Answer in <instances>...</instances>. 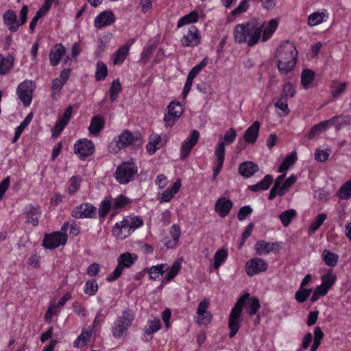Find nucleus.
<instances>
[{
	"label": "nucleus",
	"instance_id": "22",
	"mask_svg": "<svg viewBox=\"0 0 351 351\" xmlns=\"http://www.w3.org/2000/svg\"><path fill=\"white\" fill-rule=\"evenodd\" d=\"M260 130V123L254 121L245 132L243 138L245 142L254 144L258 138Z\"/></svg>",
	"mask_w": 351,
	"mask_h": 351
},
{
	"label": "nucleus",
	"instance_id": "5",
	"mask_svg": "<svg viewBox=\"0 0 351 351\" xmlns=\"http://www.w3.org/2000/svg\"><path fill=\"white\" fill-rule=\"evenodd\" d=\"M137 173V167L133 162H124L119 165L114 173L115 178L122 184L133 180Z\"/></svg>",
	"mask_w": 351,
	"mask_h": 351
},
{
	"label": "nucleus",
	"instance_id": "13",
	"mask_svg": "<svg viewBox=\"0 0 351 351\" xmlns=\"http://www.w3.org/2000/svg\"><path fill=\"white\" fill-rule=\"evenodd\" d=\"M133 232L134 230L125 217L120 222L116 223L112 228L113 235L120 240L129 237Z\"/></svg>",
	"mask_w": 351,
	"mask_h": 351
},
{
	"label": "nucleus",
	"instance_id": "37",
	"mask_svg": "<svg viewBox=\"0 0 351 351\" xmlns=\"http://www.w3.org/2000/svg\"><path fill=\"white\" fill-rule=\"evenodd\" d=\"M337 195L341 199H348L351 197V180L340 187Z\"/></svg>",
	"mask_w": 351,
	"mask_h": 351
},
{
	"label": "nucleus",
	"instance_id": "57",
	"mask_svg": "<svg viewBox=\"0 0 351 351\" xmlns=\"http://www.w3.org/2000/svg\"><path fill=\"white\" fill-rule=\"evenodd\" d=\"M125 218L126 219L127 221H128L130 226H131V228H132V230L134 231L136 228L141 227L143 224V220L137 216H135V217L127 216Z\"/></svg>",
	"mask_w": 351,
	"mask_h": 351
},
{
	"label": "nucleus",
	"instance_id": "8",
	"mask_svg": "<svg viewBox=\"0 0 351 351\" xmlns=\"http://www.w3.org/2000/svg\"><path fill=\"white\" fill-rule=\"evenodd\" d=\"M33 82L25 80L21 82L17 88L16 93L19 99L24 106L27 107L32 101Z\"/></svg>",
	"mask_w": 351,
	"mask_h": 351
},
{
	"label": "nucleus",
	"instance_id": "7",
	"mask_svg": "<svg viewBox=\"0 0 351 351\" xmlns=\"http://www.w3.org/2000/svg\"><path fill=\"white\" fill-rule=\"evenodd\" d=\"M182 107L180 102L171 101L167 106V112L164 117L165 125L171 127L182 114Z\"/></svg>",
	"mask_w": 351,
	"mask_h": 351
},
{
	"label": "nucleus",
	"instance_id": "54",
	"mask_svg": "<svg viewBox=\"0 0 351 351\" xmlns=\"http://www.w3.org/2000/svg\"><path fill=\"white\" fill-rule=\"evenodd\" d=\"M326 219V215L324 213L319 214L316 219L312 222V224L309 228L311 232H313L317 230L324 223Z\"/></svg>",
	"mask_w": 351,
	"mask_h": 351
},
{
	"label": "nucleus",
	"instance_id": "28",
	"mask_svg": "<svg viewBox=\"0 0 351 351\" xmlns=\"http://www.w3.org/2000/svg\"><path fill=\"white\" fill-rule=\"evenodd\" d=\"M14 57L12 56H8L4 57L0 54V74H6L13 66Z\"/></svg>",
	"mask_w": 351,
	"mask_h": 351
},
{
	"label": "nucleus",
	"instance_id": "30",
	"mask_svg": "<svg viewBox=\"0 0 351 351\" xmlns=\"http://www.w3.org/2000/svg\"><path fill=\"white\" fill-rule=\"evenodd\" d=\"M278 25V22L276 19H271L265 29L263 28L262 40L267 41L276 31Z\"/></svg>",
	"mask_w": 351,
	"mask_h": 351
},
{
	"label": "nucleus",
	"instance_id": "41",
	"mask_svg": "<svg viewBox=\"0 0 351 351\" xmlns=\"http://www.w3.org/2000/svg\"><path fill=\"white\" fill-rule=\"evenodd\" d=\"M296 212L294 209H289L280 215L279 217L284 226H288L292 219L295 217Z\"/></svg>",
	"mask_w": 351,
	"mask_h": 351
},
{
	"label": "nucleus",
	"instance_id": "26",
	"mask_svg": "<svg viewBox=\"0 0 351 351\" xmlns=\"http://www.w3.org/2000/svg\"><path fill=\"white\" fill-rule=\"evenodd\" d=\"M273 182V176L270 174L266 175L264 178L254 185L248 186V189L253 192L267 190Z\"/></svg>",
	"mask_w": 351,
	"mask_h": 351
},
{
	"label": "nucleus",
	"instance_id": "27",
	"mask_svg": "<svg viewBox=\"0 0 351 351\" xmlns=\"http://www.w3.org/2000/svg\"><path fill=\"white\" fill-rule=\"evenodd\" d=\"M26 214L27 219L26 223H32L34 226L38 225V216L40 215V211L32 205L26 207Z\"/></svg>",
	"mask_w": 351,
	"mask_h": 351
},
{
	"label": "nucleus",
	"instance_id": "38",
	"mask_svg": "<svg viewBox=\"0 0 351 351\" xmlns=\"http://www.w3.org/2000/svg\"><path fill=\"white\" fill-rule=\"evenodd\" d=\"M160 321L159 319L156 318L147 322V324L145 326L144 331L147 335H152L160 330Z\"/></svg>",
	"mask_w": 351,
	"mask_h": 351
},
{
	"label": "nucleus",
	"instance_id": "18",
	"mask_svg": "<svg viewBox=\"0 0 351 351\" xmlns=\"http://www.w3.org/2000/svg\"><path fill=\"white\" fill-rule=\"evenodd\" d=\"M115 21V16L111 10L101 12L95 19V26L97 29H101L105 26L112 25Z\"/></svg>",
	"mask_w": 351,
	"mask_h": 351
},
{
	"label": "nucleus",
	"instance_id": "17",
	"mask_svg": "<svg viewBox=\"0 0 351 351\" xmlns=\"http://www.w3.org/2000/svg\"><path fill=\"white\" fill-rule=\"evenodd\" d=\"M233 207L232 202L224 197L219 198L215 204V212L221 217L228 216Z\"/></svg>",
	"mask_w": 351,
	"mask_h": 351
},
{
	"label": "nucleus",
	"instance_id": "31",
	"mask_svg": "<svg viewBox=\"0 0 351 351\" xmlns=\"http://www.w3.org/2000/svg\"><path fill=\"white\" fill-rule=\"evenodd\" d=\"M228 257V252L226 250L221 248L217 250L214 256L213 267L218 269L219 267L226 261Z\"/></svg>",
	"mask_w": 351,
	"mask_h": 351
},
{
	"label": "nucleus",
	"instance_id": "46",
	"mask_svg": "<svg viewBox=\"0 0 351 351\" xmlns=\"http://www.w3.org/2000/svg\"><path fill=\"white\" fill-rule=\"evenodd\" d=\"M311 292V289L300 287V289L295 292V298L299 303H303L309 297Z\"/></svg>",
	"mask_w": 351,
	"mask_h": 351
},
{
	"label": "nucleus",
	"instance_id": "63",
	"mask_svg": "<svg viewBox=\"0 0 351 351\" xmlns=\"http://www.w3.org/2000/svg\"><path fill=\"white\" fill-rule=\"evenodd\" d=\"M329 157L328 150L316 149L315 153V158L319 162H325Z\"/></svg>",
	"mask_w": 351,
	"mask_h": 351
},
{
	"label": "nucleus",
	"instance_id": "62",
	"mask_svg": "<svg viewBox=\"0 0 351 351\" xmlns=\"http://www.w3.org/2000/svg\"><path fill=\"white\" fill-rule=\"evenodd\" d=\"M237 136V132L234 128H230L228 131L225 133L223 141L224 143L231 144L235 140Z\"/></svg>",
	"mask_w": 351,
	"mask_h": 351
},
{
	"label": "nucleus",
	"instance_id": "14",
	"mask_svg": "<svg viewBox=\"0 0 351 351\" xmlns=\"http://www.w3.org/2000/svg\"><path fill=\"white\" fill-rule=\"evenodd\" d=\"M199 136V132L197 130H193L190 137L182 143L180 149V159L182 160H185L189 156L192 148L197 144Z\"/></svg>",
	"mask_w": 351,
	"mask_h": 351
},
{
	"label": "nucleus",
	"instance_id": "36",
	"mask_svg": "<svg viewBox=\"0 0 351 351\" xmlns=\"http://www.w3.org/2000/svg\"><path fill=\"white\" fill-rule=\"evenodd\" d=\"M168 267L166 264H159L157 265L152 266L148 270L151 279L156 280L160 274H162L167 271Z\"/></svg>",
	"mask_w": 351,
	"mask_h": 351
},
{
	"label": "nucleus",
	"instance_id": "4",
	"mask_svg": "<svg viewBox=\"0 0 351 351\" xmlns=\"http://www.w3.org/2000/svg\"><path fill=\"white\" fill-rule=\"evenodd\" d=\"M134 319V314L132 310L128 308L123 311L122 315L118 317L113 324L112 327V335L115 338L125 337Z\"/></svg>",
	"mask_w": 351,
	"mask_h": 351
},
{
	"label": "nucleus",
	"instance_id": "64",
	"mask_svg": "<svg viewBox=\"0 0 351 351\" xmlns=\"http://www.w3.org/2000/svg\"><path fill=\"white\" fill-rule=\"evenodd\" d=\"M123 267L121 265H118L112 274L109 275L106 280L108 282H112L116 280L122 274Z\"/></svg>",
	"mask_w": 351,
	"mask_h": 351
},
{
	"label": "nucleus",
	"instance_id": "47",
	"mask_svg": "<svg viewBox=\"0 0 351 351\" xmlns=\"http://www.w3.org/2000/svg\"><path fill=\"white\" fill-rule=\"evenodd\" d=\"M82 178L78 176H73L69 179L70 186L68 191L70 195H73L80 189Z\"/></svg>",
	"mask_w": 351,
	"mask_h": 351
},
{
	"label": "nucleus",
	"instance_id": "6",
	"mask_svg": "<svg viewBox=\"0 0 351 351\" xmlns=\"http://www.w3.org/2000/svg\"><path fill=\"white\" fill-rule=\"evenodd\" d=\"M67 241V235L61 232H54L51 234H47L44 237L43 245L44 247L52 250L64 245Z\"/></svg>",
	"mask_w": 351,
	"mask_h": 351
},
{
	"label": "nucleus",
	"instance_id": "42",
	"mask_svg": "<svg viewBox=\"0 0 351 351\" xmlns=\"http://www.w3.org/2000/svg\"><path fill=\"white\" fill-rule=\"evenodd\" d=\"M197 13L195 11H193L189 14L182 17L178 22L177 27H180L186 24H190L195 23L197 21Z\"/></svg>",
	"mask_w": 351,
	"mask_h": 351
},
{
	"label": "nucleus",
	"instance_id": "59",
	"mask_svg": "<svg viewBox=\"0 0 351 351\" xmlns=\"http://www.w3.org/2000/svg\"><path fill=\"white\" fill-rule=\"evenodd\" d=\"M287 100V99L280 97L279 99L275 104V107L283 111L286 115L289 112Z\"/></svg>",
	"mask_w": 351,
	"mask_h": 351
},
{
	"label": "nucleus",
	"instance_id": "35",
	"mask_svg": "<svg viewBox=\"0 0 351 351\" xmlns=\"http://www.w3.org/2000/svg\"><path fill=\"white\" fill-rule=\"evenodd\" d=\"M129 48L130 47L128 45H125L119 48L114 55V58L113 60V63L114 64H121L124 61L126 56L129 52Z\"/></svg>",
	"mask_w": 351,
	"mask_h": 351
},
{
	"label": "nucleus",
	"instance_id": "9",
	"mask_svg": "<svg viewBox=\"0 0 351 351\" xmlns=\"http://www.w3.org/2000/svg\"><path fill=\"white\" fill-rule=\"evenodd\" d=\"M96 208L90 203H82L77 206L71 212V216L76 219L94 218Z\"/></svg>",
	"mask_w": 351,
	"mask_h": 351
},
{
	"label": "nucleus",
	"instance_id": "12",
	"mask_svg": "<svg viewBox=\"0 0 351 351\" xmlns=\"http://www.w3.org/2000/svg\"><path fill=\"white\" fill-rule=\"evenodd\" d=\"M141 143V138L138 135L134 136L131 132L125 130L119 136V140L116 142V144L119 150L132 144L138 146Z\"/></svg>",
	"mask_w": 351,
	"mask_h": 351
},
{
	"label": "nucleus",
	"instance_id": "3",
	"mask_svg": "<svg viewBox=\"0 0 351 351\" xmlns=\"http://www.w3.org/2000/svg\"><path fill=\"white\" fill-rule=\"evenodd\" d=\"M298 51L293 43H283L276 52L277 66L281 74L286 75L291 71L296 65Z\"/></svg>",
	"mask_w": 351,
	"mask_h": 351
},
{
	"label": "nucleus",
	"instance_id": "43",
	"mask_svg": "<svg viewBox=\"0 0 351 351\" xmlns=\"http://www.w3.org/2000/svg\"><path fill=\"white\" fill-rule=\"evenodd\" d=\"M121 85L119 80H114L110 88V98L112 102L117 100L118 94L121 91Z\"/></svg>",
	"mask_w": 351,
	"mask_h": 351
},
{
	"label": "nucleus",
	"instance_id": "56",
	"mask_svg": "<svg viewBox=\"0 0 351 351\" xmlns=\"http://www.w3.org/2000/svg\"><path fill=\"white\" fill-rule=\"evenodd\" d=\"M112 208V202L110 200H104L103 201L99 208V217H104L107 213L109 212L110 209Z\"/></svg>",
	"mask_w": 351,
	"mask_h": 351
},
{
	"label": "nucleus",
	"instance_id": "20",
	"mask_svg": "<svg viewBox=\"0 0 351 351\" xmlns=\"http://www.w3.org/2000/svg\"><path fill=\"white\" fill-rule=\"evenodd\" d=\"M215 156L217 157V165L213 169V180H215L221 171L224 159H225V149L224 143L221 142L215 149Z\"/></svg>",
	"mask_w": 351,
	"mask_h": 351
},
{
	"label": "nucleus",
	"instance_id": "15",
	"mask_svg": "<svg viewBox=\"0 0 351 351\" xmlns=\"http://www.w3.org/2000/svg\"><path fill=\"white\" fill-rule=\"evenodd\" d=\"M200 38L198 30L194 25H191L187 32L184 34L181 40L182 45L184 47H194L199 44Z\"/></svg>",
	"mask_w": 351,
	"mask_h": 351
},
{
	"label": "nucleus",
	"instance_id": "19",
	"mask_svg": "<svg viewBox=\"0 0 351 351\" xmlns=\"http://www.w3.org/2000/svg\"><path fill=\"white\" fill-rule=\"evenodd\" d=\"M3 21L12 33L16 32L20 27L19 21H17V16L14 10L5 11L3 15Z\"/></svg>",
	"mask_w": 351,
	"mask_h": 351
},
{
	"label": "nucleus",
	"instance_id": "39",
	"mask_svg": "<svg viewBox=\"0 0 351 351\" xmlns=\"http://www.w3.org/2000/svg\"><path fill=\"white\" fill-rule=\"evenodd\" d=\"M326 14L324 12H314L308 16V24L310 26H315L321 24L325 20Z\"/></svg>",
	"mask_w": 351,
	"mask_h": 351
},
{
	"label": "nucleus",
	"instance_id": "55",
	"mask_svg": "<svg viewBox=\"0 0 351 351\" xmlns=\"http://www.w3.org/2000/svg\"><path fill=\"white\" fill-rule=\"evenodd\" d=\"M156 49V45L155 44L145 47L143 52L141 53V60L144 62H147Z\"/></svg>",
	"mask_w": 351,
	"mask_h": 351
},
{
	"label": "nucleus",
	"instance_id": "1",
	"mask_svg": "<svg viewBox=\"0 0 351 351\" xmlns=\"http://www.w3.org/2000/svg\"><path fill=\"white\" fill-rule=\"evenodd\" d=\"M245 304H246V309L250 315H255L260 308V303L257 298H250L248 293L241 296L232 309L229 317L228 327L230 329L229 333L230 338L235 336L240 328L241 316Z\"/></svg>",
	"mask_w": 351,
	"mask_h": 351
},
{
	"label": "nucleus",
	"instance_id": "11",
	"mask_svg": "<svg viewBox=\"0 0 351 351\" xmlns=\"http://www.w3.org/2000/svg\"><path fill=\"white\" fill-rule=\"evenodd\" d=\"M267 263L260 258H251L245 263V270L250 276L265 271L267 269Z\"/></svg>",
	"mask_w": 351,
	"mask_h": 351
},
{
	"label": "nucleus",
	"instance_id": "24",
	"mask_svg": "<svg viewBox=\"0 0 351 351\" xmlns=\"http://www.w3.org/2000/svg\"><path fill=\"white\" fill-rule=\"evenodd\" d=\"M72 113L73 107L71 106H69L66 108L63 116L59 120L57 121L54 127V130H56L58 132V134H59L64 128V127L67 125V123L71 118Z\"/></svg>",
	"mask_w": 351,
	"mask_h": 351
},
{
	"label": "nucleus",
	"instance_id": "51",
	"mask_svg": "<svg viewBox=\"0 0 351 351\" xmlns=\"http://www.w3.org/2000/svg\"><path fill=\"white\" fill-rule=\"evenodd\" d=\"M248 6L247 0H243L238 7L232 11L231 14L228 18V21H232L233 19H231L232 16L245 12L247 10Z\"/></svg>",
	"mask_w": 351,
	"mask_h": 351
},
{
	"label": "nucleus",
	"instance_id": "34",
	"mask_svg": "<svg viewBox=\"0 0 351 351\" xmlns=\"http://www.w3.org/2000/svg\"><path fill=\"white\" fill-rule=\"evenodd\" d=\"M286 174L283 173L280 175L275 180L274 184L270 190L268 199H274L277 195H278V190L282 186V184L285 178Z\"/></svg>",
	"mask_w": 351,
	"mask_h": 351
},
{
	"label": "nucleus",
	"instance_id": "32",
	"mask_svg": "<svg viewBox=\"0 0 351 351\" xmlns=\"http://www.w3.org/2000/svg\"><path fill=\"white\" fill-rule=\"evenodd\" d=\"M136 260V256H133L130 252H125L119 256L118 263L123 267H130Z\"/></svg>",
	"mask_w": 351,
	"mask_h": 351
},
{
	"label": "nucleus",
	"instance_id": "58",
	"mask_svg": "<svg viewBox=\"0 0 351 351\" xmlns=\"http://www.w3.org/2000/svg\"><path fill=\"white\" fill-rule=\"evenodd\" d=\"M328 291L324 287L319 285L315 289L313 295L311 298V301L312 302H315L317 300H318L321 296L326 295Z\"/></svg>",
	"mask_w": 351,
	"mask_h": 351
},
{
	"label": "nucleus",
	"instance_id": "10",
	"mask_svg": "<svg viewBox=\"0 0 351 351\" xmlns=\"http://www.w3.org/2000/svg\"><path fill=\"white\" fill-rule=\"evenodd\" d=\"M95 150V146L91 141L84 138L79 140L74 145V152L78 154L82 160L92 155Z\"/></svg>",
	"mask_w": 351,
	"mask_h": 351
},
{
	"label": "nucleus",
	"instance_id": "16",
	"mask_svg": "<svg viewBox=\"0 0 351 351\" xmlns=\"http://www.w3.org/2000/svg\"><path fill=\"white\" fill-rule=\"evenodd\" d=\"M280 244L278 241L270 243L261 240L256 242L254 250L258 255L268 254L271 252H278Z\"/></svg>",
	"mask_w": 351,
	"mask_h": 351
},
{
	"label": "nucleus",
	"instance_id": "40",
	"mask_svg": "<svg viewBox=\"0 0 351 351\" xmlns=\"http://www.w3.org/2000/svg\"><path fill=\"white\" fill-rule=\"evenodd\" d=\"M315 77V73L311 69H304L302 72L301 82L305 88L313 82Z\"/></svg>",
	"mask_w": 351,
	"mask_h": 351
},
{
	"label": "nucleus",
	"instance_id": "49",
	"mask_svg": "<svg viewBox=\"0 0 351 351\" xmlns=\"http://www.w3.org/2000/svg\"><path fill=\"white\" fill-rule=\"evenodd\" d=\"M296 154L295 152L285 158L279 167V172H284L293 165L296 160Z\"/></svg>",
	"mask_w": 351,
	"mask_h": 351
},
{
	"label": "nucleus",
	"instance_id": "25",
	"mask_svg": "<svg viewBox=\"0 0 351 351\" xmlns=\"http://www.w3.org/2000/svg\"><path fill=\"white\" fill-rule=\"evenodd\" d=\"M105 125L104 119L101 115L94 116L90 122L88 130L90 134L97 135L104 128Z\"/></svg>",
	"mask_w": 351,
	"mask_h": 351
},
{
	"label": "nucleus",
	"instance_id": "44",
	"mask_svg": "<svg viewBox=\"0 0 351 351\" xmlns=\"http://www.w3.org/2000/svg\"><path fill=\"white\" fill-rule=\"evenodd\" d=\"M108 75V69L103 62H98L97 64V70L95 77L97 81L104 80Z\"/></svg>",
	"mask_w": 351,
	"mask_h": 351
},
{
	"label": "nucleus",
	"instance_id": "33",
	"mask_svg": "<svg viewBox=\"0 0 351 351\" xmlns=\"http://www.w3.org/2000/svg\"><path fill=\"white\" fill-rule=\"evenodd\" d=\"M322 257L326 265L330 267L335 266L339 259L337 254L332 253L326 249L324 250L322 253Z\"/></svg>",
	"mask_w": 351,
	"mask_h": 351
},
{
	"label": "nucleus",
	"instance_id": "50",
	"mask_svg": "<svg viewBox=\"0 0 351 351\" xmlns=\"http://www.w3.org/2000/svg\"><path fill=\"white\" fill-rule=\"evenodd\" d=\"M296 182V176L291 174L282 184L278 190V195L282 196L288 191L289 187Z\"/></svg>",
	"mask_w": 351,
	"mask_h": 351
},
{
	"label": "nucleus",
	"instance_id": "23",
	"mask_svg": "<svg viewBox=\"0 0 351 351\" xmlns=\"http://www.w3.org/2000/svg\"><path fill=\"white\" fill-rule=\"evenodd\" d=\"M258 166L252 162L245 161L239 165V173L245 178H250L258 171Z\"/></svg>",
	"mask_w": 351,
	"mask_h": 351
},
{
	"label": "nucleus",
	"instance_id": "48",
	"mask_svg": "<svg viewBox=\"0 0 351 351\" xmlns=\"http://www.w3.org/2000/svg\"><path fill=\"white\" fill-rule=\"evenodd\" d=\"M64 83L62 82L60 80L56 78L52 81L51 83V97L53 99H58L60 96V91L63 87Z\"/></svg>",
	"mask_w": 351,
	"mask_h": 351
},
{
	"label": "nucleus",
	"instance_id": "21",
	"mask_svg": "<svg viewBox=\"0 0 351 351\" xmlns=\"http://www.w3.org/2000/svg\"><path fill=\"white\" fill-rule=\"evenodd\" d=\"M66 53V48L62 44H56L50 50L49 62L52 66H56L59 64L62 56Z\"/></svg>",
	"mask_w": 351,
	"mask_h": 351
},
{
	"label": "nucleus",
	"instance_id": "45",
	"mask_svg": "<svg viewBox=\"0 0 351 351\" xmlns=\"http://www.w3.org/2000/svg\"><path fill=\"white\" fill-rule=\"evenodd\" d=\"M130 203V199L127 197L120 195L114 198L112 203V209H119L124 208L127 204Z\"/></svg>",
	"mask_w": 351,
	"mask_h": 351
},
{
	"label": "nucleus",
	"instance_id": "52",
	"mask_svg": "<svg viewBox=\"0 0 351 351\" xmlns=\"http://www.w3.org/2000/svg\"><path fill=\"white\" fill-rule=\"evenodd\" d=\"M295 94V90L293 87L290 82H287L284 84L280 94V97L285 99H289L294 97Z\"/></svg>",
	"mask_w": 351,
	"mask_h": 351
},
{
	"label": "nucleus",
	"instance_id": "61",
	"mask_svg": "<svg viewBox=\"0 0 351 351\" xmlns=\"http://www.w3.org/2000/svg\"><path fill=\"white\" fill-rule=\"evenodd\" d=\"M324 130H326V129L324 128L322 123H319V124H317L312 127L310 132H308V138L311 139Z\"/></svg>",
	"mask_w": 351,
	"mask_h": 351
},
{
	"label": "nucleus",
	"instance_id": "2",
	"mask_svg": "<svg viewBox=\"0 0 351 351\" xmlns=\"http://www.w3.org/2000/svg\"><path fill=\"white\" fill-rule=\"evenodd\" d=\"M264 22L253 19L245 24H237L234 29V38L238 43H247L248 46L255 45L261 38Z\"/></svg>",
	"mask_w": 351,
	"mask_h": 351
},
{
	"label": "nucleus",
	"instance_id": "53",
	"mask_svg": "<svg viewBox=\"0 0 351 351\" xmlns=\"http://www.w3.org/2000/svg\"><path fill=\"white\" fill-rule=\"evenodd\" d=\"M98 289V285L95 280H88L84 286V293L89 295H94Z\"/></svg>",
	"mask_w": 351,
	"mask_h": 351
},
{
	"label": "nucleus",
	"instance_id": "60",
	"mask_svg": "<svg viewBox=\"0 0 351 351\" xmlns=\"http://www.w3.org/2000/svg\"><path fill=\"white\" fill-rule=\"evenodd\" d=\"M252 213V208L250 206H245L241 207L237 214V218L239 221H243L245 217Z\"/></svg>",
	"mask_w": 351,
	"mask_h": 351
},
{
	"label": "nucleus",
	"instance_id": "29",
	"mask_svg": "<svg viewBox=\"0 0 351 351\" xmlns=\"http://www.w3.org/2000/svg\"><path fill=\"white\" fill-rule=\"evenodd\" d=\"M321 278L322 284L320 286L324 287L327 291L332 287L337 280L336 275L332 273V269H329L328 272L323 275Z\"/></svg>",
	"mask_w": 351,
	"mask_h": 351
}]
</instances>
